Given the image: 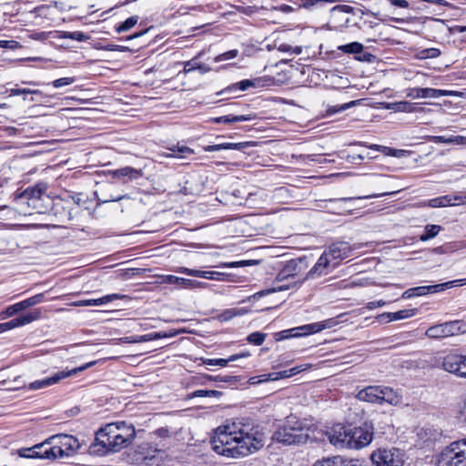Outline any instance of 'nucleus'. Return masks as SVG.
Segmentation results:
<instances>
[{"label": "nucleus", "mask_w": 466, "mask_h": 466, "mask_svg": "<svg viewBox=\"0 0 466 466\" xmlns=\"http://www.w3.org/2000/svg\"><path fill=\"white\" fill-rule=\"evenodd\" d=\"M329 268H332V263L328 258L327 255L323 253L319 258L314 267L308 272L307 279H313L315 277L326 275L328 274Z\"/></svg>", "instance_id": "nucleus-20"}, {"label": "nucleus", "mask_w": 466, "mask_h": 466, "mask_svg": "<svg viewBox=\"0 0 466 466\" xmlns=\"http://www.w3.org/2000/svg\"><path fill=\"white\" fill-rule=\"evenodd\" d=\"M211 449L227 458H240L258 451L264 446L263 439H209Z\"/></svg>", "instance_id": "nucleus-1"}, {"label": "nucleus", "mask_w": 466, "mask_h": 466, "mask_svg": "<svg viewBox=\"0 0 466 466\" xmlns=\"http://www.w3.org/2000/svg\"><path fill=\"white\" fill-rule=\"evenodd\" d=\"M249 425H246L240 420H227L225 422L218 426L215 430L216 435H228V436H237L240 435V437H251L248 432Z\"/></svg>", "instance_id": "nucleus-10"}, {"label": "nucleus", "mask_w": 466, "mask_h": 466, "mask_svg": "<svg viewBox=\"0 0 466 466\" xmlns=\"http://www.w3.org/2000/svg\"><path fill=\"white\" fill-rule=\"evenodd\" d=\"M338 49L346 54H360L363 51V45L359 42H352L339 46Z\"/></svg>", "instance_id": "nucleus-37"}, {"label": "nucleus", "mask_w": 466, "mask_h": 466, "mask_svg": "<svg viewBox=\"0 0 466 466\" xmlns=\"http://www.w3.org/2000/svg\"><path fill=\"white\" fill-rule=\"evenodd\" d=\"M406 96L411 99L418 98H438L444 96H449L451 92L441 89H435L431 87H412L406 89Z\"/></svg>", "instance_id": "nucleus-13"}, {"label": "nucleus", "mask_w": 466, "mask_h": 466, "mask_svg": "<svg viewBox=\"0 0 466 466\" xmlns=\"http://www.w3.org/2000/svg\"><path fill=\"white\" fill-rule=\"evenodd\" d=\"M255 83L249 79H245L240 82H238L236 84H233L228 87V90H241L245 91L248 89L249 87L255 86Z\"/></svg>", "instance_id": "nucleus-46"}, {"label": "nucleus", "mask_w": 466, "mask_h": 466, "mask_svg": "<svg viewBox=\"0 0 466 466\" xmlns=\"http://www.w3.org/2000/svg\"><path fill=\"white\" fill-rule=\"evenodd\" d=\"M457 418L460 422L463 423L466 426V397L462 405L460 407Z\"/></svg>", "instance_id": "nucleus-59"}, {"label": "nucleus", "mask_w": 466, "mask_h": 466, "mask_svg": "<svg viewBox=\"0 0 466 466\" xmlns=\"http://www.w3.org/2000/svg\"><path fill=\"white\" fill-rule=\"evenodd\" d=\"M45 295L44 293L36 294L31 298H28L25 300H22V304L24 305L25 309L30 308L32 306L37 305L44 301Z\"/></svg>", "instance_id": "nucleus-45"}, {"label": "nucleus", "mask_w": 466, "mask_h": 466, "mask_svg": "<svg viewBox=\"0 0 466 466\" xmlns=\"http://www.w3.org/2000/svg\"><path fill=\"white\" fill-rule=\"evenodd\" d=\"M452 203L455 205H464L466 204V191L459 192L453 196H451Z\"/></svg>", "instance_id": "nucleus-56"}, {"label": "nucleus", "mask_w": 466, "mask_h": 466, "mask_svg": "<svg viewBox=\"0 0 466 466\" xmlns=\"http://www.w3.org/2000/svg\"><path fill=\"white\" fill-rule=\"evenodd\" d=\"M380 386H369L360 390L357 394V398L362 401L380 403Z\"/></svg>", "instance_id": "nucleus-22"}, {"label": "nucleus", "mask_w": 466, "mask_h": 466, "mask_svg": "<svg viewBox=\"0 0 466 466\" xmlns=\"http://www.w3.org/2000/svg\"><path fill=\"white\" fill-rule=\"evenodd\" d=\"M318 434L326 435V437H372L373 425L371 422L365 421L359 427L346 429L343 424L336 423L331 427L320 429Z\"/></svg>", "instance_id": "nucleus-3"}, {"label": "nucleus", "mask_w": 466, "mask_h": 466, "mask_svg": "<svg viewBox=\"0 0 466 466\" xmlns=\"http://www.w3.org/2000/svg\"><path fill=\"white\" fill-rule=\"evenodd\" d=\"M441 55V51L437 48H427L421 51L422 58H436Z\"/></svg>", "instance_id": "nucleus-54"}, {"label": "nucleus", "mask_w": 466, "mask_h": 466, "mask_svg": "<svg viewBox=\"0 0 466 466\" xmlns=\"http://www.w3.org/2000/svg\"><path fill=\"white\" fill-rule=\"evenodd\" d=\"M453 282H444L436 285L424 286L425 287V294L429 293H438L446 289H451Z\"/></svg>", "instance_id": "nucleus-42"}, {"label": "nucleus", "mask_w": 466, "mask_h": 466, "mask_svg": "<svg viewBox=\"0 0 466 466\" xmlns=\"http://www.w3.org/2000/svg\"><path fill=\"white\" fill-rule=\"evenodd\" d=\"M136 431L133 425H127L124 421L106 423L100 427L95 437H135Z\"/></svg>", "instance_id": "nucleus-9"}, {"label": "nucleus", "mask_w": 466, "mask_h": 466, "mask_svg": "<svg viewBox=\"0 0 466 466\" xmlns=\"http://www.w3.org/2000/svg\"><path fill=\"white\" fill-rule=\"evenodd\" d=\"M331 320H326L322 322H315L308 325H304L297 328L296 329L300 330L301 332L299 335H309L319 332L325 329L330 328Z\"/></svg>", "instance_id": "nucleus-24"}, {"label": "nucleus", "mask_w": 466, "mask_h": 466, "mask_svg": "<svg viewBox=\"0 0 466 466\" xmlns=\"http://www.w3.org/2000/svg\"><path fill=\"white\" fill-rule=\"evenodd\" d=\"M303 261L302 259H291L287 262L283 269L289 277L294 278L302 269Z\"/></svg>", "instance_id": "nucleus-31"}, {"label": "nucleus", "mask_w": 466, "mask_h": 466, "mask_svg": "<svg viewBox=\"0 0 466 466\" xmlns=\"http://www.w3.org/2000/svg\"><path fill=\"white\" fill-rule=\"evenodd\" d=\"M45 443L35 444L31 448H24L18 451V454L25 458H37V450H43Z\"/></svg>", "instance_id": "nucleus-36"}, {"label": "nucleus", "mask_w": 466, "mask_h": 466, "mask_svg": "<svg viewBox=\"0 0 466 466\" xmlns=\"http://www.w3.org/2000/svg\"><path fill=\"white\" fill-rule=\"evenodd\" d=\"M370 460L375 466H403L405 451L395 447L380 448L371 453Z\"/></svg>", "instance_id": "nucleus-5"}, {"label": "nucleus", "mask_w": 466, "mask_h": 466, "mask_svg": "<svg viewBox=\"0 0 466 466\" xmlns=\"http://www.w3.org/2000/svg\"><path fill=\"white\" fill-rule=\"evenodd\" d=\"M466 332V322L461 320L447 321L430 327L426 336L431 339H443Z\"/></svg>", "instance_id": "nucleus-6"}, {"label": "nucleus", "mask_w": 466, "mask_h": 466, "mask_svg": "<svg viewBox=\"0 0 466 466\" xmlns=\"http://www.w3.org/2000/svg\"><path fill=\"white\" fill-rule=\"evenodd\" d=\"M123 298H125L124 295L114 293V294L104 296L99 299H89V307L90 306H101L104 304H107L115 299H120Z\"/></svg>", "instance_id": "nucleus-33"}, {"label": "nucleus", "mask_w": 466, "mask_h": 466, "mask_svg": "<svg viewBox=\"0 0 466 466\" xmlns=\"http://www.w3.org/2000/svg\"><path fill=\"white\" fill-rule=\"evenodd\" d=\"M75 82L74 77H62L53 81L52 85L56 88H60L66 86H69Z\"/></svg>", "instance_id": "nucleus-52"}, {"label": "nucleus", "mask_w": 466, "mask_h": 466, "mask_svg": "<svg viewBox=\"0 0 466 466\" xmlns=\"http://www.w3.org/2000/svg\"><path fill=\"white\" fill-rule=\"evenodd\" d=\"M437 466H466V439L451 443L439 455Z\"/></svg>", "instance_id": "nucleus-2"}, {"label": "nucleus", "mask_w": 466, "mask_h": 466, "mask_svg": "<svg viewBox=\"0 0 466 466\" xmlns=\"http://www.w3.org/2000/svg\"><path fill=\"white\" fill-rule=\"evenodd\" d=\"M24 305L22 301L15 303L14 305L8 306L4 311L0 312V319H5L9 317L15 315L16 313L24 310Z\"/></svg>", "instance_id": "nucleus-35"}, {"label": "nucleus", "mask_w": 466, "mask_h": 466, "mask_svg": "<svg viewBox=\"0 0 466 466\" xmlns=\"http://www.w3.org/2000/svg\"><path fill=\"white\" fill-rule=\"evenodd\" d=\"M131 439H95V441L89 446V454L99 456L106 455L110 452H117L130 444Z\"/></svg>", "instance_id": "nucleus-7"}, {"label": "nucleus", "mask_w": 466, "mask_h": 466, "mask_svg": "<svg viewBox=\"0 0 466 466\" xmlns=\"http://www.w3.org/2000/svg\"><path fill=\"white\" fill-rule=\"evenodd\" d=\"M424 295H426L425 294V287L420 286V287H415V288H411V289L405 290L402 293L401 298L404 299H411L414 297H420V296H424Z\"/></svg>", "instance_id": "nucleus-40"}, {"label": "nucleus", "mask_w": 466, "mask_h": 466, "mask_svg": "<svg viewBox=\"0 0 466 466\" xmlns=\"http://www.w3.org/2000/svg\"><path fill=\"white\" fill-rule=\"evenodd\" d=\"M170 153L167 154V157H175V158H187L188 156L194 154V150L186 146L174 145L167 148Z\"/></svg>", "instance_id": "nucleus-27"}, {"label": "nucleus", "mask_w": 466, "mask_h": 466, "mask_svg": "<svg viewBox=\"0 0 466 466\" xmlns=\"http://www.w3.org/2000/svg\"><path fill=\"white\" fill-rule=\"evenodd\" d=\"M227 277L226 273L217 272V271H205L204 279H213V280H224Z\"/></svg>", "instance_id": "nucleus-53"}, {"label": "nucleus", "mask_w": 466, "mask_h": 466, "mask_svg": "<svg viewBox=\"0 0 466 466\" xmlns=\"http://www.w3.org/2000/svg\"><path fill=\"white\" fill-rule=\"evenodd\" d=\"M179 271L184 273V274H187L188 276H192V277H198V278H203L204 279V276H205V271L204 270L191 269V268H181Z\"/></svg>", "instance_id": "nucleus-55"}, {"label": "nucleus", "mask_w": 466, "mask_h": 466, "mask_svg": "<svg viewBox=\"0 0 466 466\" xmlns=\"http://www.w3.org/2000/svg\"><path fill=\"white\" fill-rule=\"evenodd\" d=\"M352 248L348 242H336L329 247L323 253L332 263V269L335 268L341 260L349 258Z\"/></svg>", "instance_id": "nucleus-11"}, {"label": "nucleus", "mask_w": 466, "mask_h": 466, "mask_svg": "<svg viewBox=\"0 0 466 466\" xmlns=\"http://www.w3.org/2000/svg\"><path fill=\"white\" fill-rule=\"evenodd\" d=\"M39 317H40V312H38V311L29 312L25 315H23L20 318L11 319L8 322L1 323L2 333L5 332L7 330L29 324V323L38 319Z\"/></svg>", "instance_id": "nucleus-17"}, {"label": "nucleus", "mask_w": 466, "mask_h": 466, "mask_svg": "<svg viewBox=\"0 0 466 466\" xmlns=\"http://www.w3.org/2000/svg\"><path fill=\"white\" fill-rule=\"evenodd\" d=\"M221 391L215 390H198L191 393L190 398L194 397H220Z\"/></svg>", "instance_id": "nucleus-44"}, {"label": "nucleus", "mask_w": 466, "mask_h": 466, "mask_svg": "<svg viewBox=\"0 0 466 466\" xmlns=\"http://www.w3.org/2000/svg\"><path fill=\"white\" fill-rule=\"evenodd\" d=\"M238 55V51L237 49L229 50L228 52H225L223 54H220L215 57V62H222L233 59L237 57Z\"/></svg>", "instance_id": "nucleus-50"}, {"label": "nucleus", "mask_w": 466, "mask_h": 466, "mask_svg": "<svg viewBox=\"0 0 466 466\" xmlns=\"http://www.w3.org/2000/svg\"><path fill=\"white\" fill-rule=\"evenodd\" d=\"M330 2V0H301L300 7H303L305 9H311L314 6L323 5Z\"/></svg>", "instance_id": "nucleus-48"}, {"label": "nucleus", "mask_w": 466, "mask_h": 466, "mask_svg": "<svg viewBox=\"0 0 466 466\" xmlns=\"http://www.w3.org/2000/svg\"><path fill=\"white\" fill-rule=\"evenodd\" d=\"M85 369H86V365L81 366L77 369H72L67 371H66V370L59 371L49 378H46L43 380H38L31 382L29 384V389L33 390H36L49 387L51 385L57 383L61 380H64L69 376L76 374L78 371L84 370Z\"/></svg>", "instance_id": "nucleus-12"}, {"label": "nucleus", "mask_w": 466, "mask_h": 466, "mask_svg": "<svg viewBox=\"0 0 466 466\" xmlns=\"http://www.w3.org/2000/svg\"><path fill=\"white\" fill-rule=\"evenodd\" d=\"M204 364L207 365H218L221 367L227 366V360L225 359H203L202 360Z\"/></svg>", "instance_id": "nucleus-58"}, {"label": "nucleus", "mask_w": 466, "mask_h": 466, "mask_svg": "<svg viewBox=\"0 0 466 466\" xmlns=\"http://www.w3.org/2000/svg\"><path fill=\"white\" fill-rule=\"evenodd\" d=\"M135 454L136 460L145 461L149 464L163 461L166 456V452L162 448H158L157 444L154 445L152 442L146 441L137 445Z\"/></svg>", "instance_id": "nucleus-8"}, {"label": "nucleus", "mask_w": 466, "mask_h": 466, "mask_svg": "<svg viewBox=\"0 0 466 466\" xmlns=\"http://www.w3.org/2000/svg\"><path fill=\"white\" fill-rule=\"evenodd\" d=\"M309 367H310V365H309V364L299 365V366L293 367L291 369H289V374L294 376V375L300 373L301 371L308 370Z\"/></svg>", "instance_id": "nucleus-62"}, {"label": "nucleus", "mask_w": 466, "mask_h": 466, "mask_svg": "<svg viewBox=\"0 0 466 466\" xmlns=\"http://www.w3.org/2000/svg\"><path fill=\"white\" fill-rule=\"evenodd\" d=\"M245 313L246 310L243 309H226L219 315V319L222 321H228L236 316L243 315Z\"/></svg>", "instance_id": "nucleus-41"}, {"label": "nucleus", "mask_w": 466, "mask_h": 466, "mask_svg": "<svg viewBox=\"0 0 466 466\" xmlns=\"http://www.w3.org/2000/svg\"><path fill=\"white\" fill-rule=\"evenodd\" d=\"M428 206L431 208H441V207L454 206V203H452L451 196L446 195V196H441L439 198L430 199L428 201Z\"/></svg>", "instance_id": "nucleus-32"}, {"label": "nucleus", "mask_w": 466, "mask_h": 466, "mask_svg": "<svg viewBox=\"0 0 466 466\" xmlns=\"http://www.w3.org/2000/svg\"><path fill=\"white\" fill-rule=\"evenodd\" d=\"M247 265V261H233V262H224L218 266V268H239Z\"/></svg>", "instance_id": "nucleus-60"}, {"label": "nucleus", "mask_w": 466, "mask_h": 466, "mask_svg": "<svg viewBox=\"0 0 466 466\" xmlns=\"http://www.w3.org/2000/svg\"><path fill=\"white\" fill-rule=\"evenodd\" d=\"M266 337H267V335L265 333L257 331V332L250 333L248 336L247 340L251 344H254L256 346H260L265 341Z\"/></svg>", "instance_id": "nucleus-43"}, {"label": "nucleus", "mask_w": 466, "mask_h": 466, "mask_svg": "<svg viewBox=\"0 0 466 466\" xmlns=\"http://www.w3.org/2000/svg\"><path fill=\"white\" fill-rule=\"evenodd\" d=\"M44 443L45 448L43 450H37V453H39L37 458L49 460L63 459L70 456L74 451V445L71 443L66 450L56 446L47 447V445H49L47 441H45Z\"/></svg>", "instance_id": "nucleus-14"}, {"label": "nucleus", "mask_w": 466, "mask_h": 466, "mask_svg": "<svg viewBox=\"0 0 466 466\" xmlns=\"http://www.w3.org/2000/svg\"><path fill=\"white\" fill-rule=\"evenodd\" d=\"M167 335L166 333L161 332H152L145 335H140L141 342L155 340L162 338H166Z\"/></svg>", "instance_id": "nucleus-51"}, {"label": "nucleus", "mask_w": 466, "mask_h": 466, "mask_svg": "<svg viewBox=\"0 0 466 466\" xmlns=\"http://www.w3.org/2000/svg\"><path fill=\"white\" fill-rule=\"evenodd\" d=\"M372 439H329V442L338 450H360L369 446Z\"/></svg>", "instance_id": "nucleus-15"}, {"label": "nucleus", "mask_w": 466, "mask_h": 466, "mask_svg": "<svg viewBox=\"0 0 466 466\" xmlns=\"http://www.w3.org/2000/svg\"><path fill=\"white\" fill-rule=\"evenodd\" d=\"M452 248L450 244L440 246L431 249L434 254H446L451 252Z\"/></svg>", "instance_id": "nucleus-61"}, {"label": "nucleus", "mask_w": 466, "mask_h": 466, "mask_svg": "<svg viewBox=\"0 0 466 466\" xmlns=\"http://www.w3.org/2000/svg\"><path fill=\"white\" fill-rule=\"evenodd\" d=\"M398 191L392 192H383L380 194H372L365 197H358V198H330L325 200V205L323 208H327L329 212L336 215H348L352 212L353 209L356 208L355 203L360 199H367L372 198H380L387 195H392L397 193Z\"/></svg>", "instance_id": "nucleus-4"}, {"label": "nucleus", "mask_w": 466, "mask_h": 466, "mask_svg": "<svg viewBox=\"0 0 466 466\" xmlns=\"http://www.w3.org/2000/svg\"><path fill=\"white\" fill-rule=\"evenodd\" d=\"M289 287H290V285L287 284V285H282V286H279V287H274L272 289H264V290H261L259 292H257L254 295V297L260 298V297L268 295L270 293H274V292H278V291H282V290H287V289H289Z\"/></svg>", "instance_id": "nucleus-49"}, {"label": "nucleus", "mask_w": 466, "mask_h": 466, "mask_svg": "<svg viewBox=\"0 0 466 466\" xmlns=\"http://www.w3.org/2000/svg\"><path fill=\"white\" fill-rule=\"evenodd\" d=\"M248 147V143H223L218 145H210L204 147L206 152L218 151L221 149L242 150Z\"/></svg>", "instance_id": "nucleus-28"}, {"label": "nucleus", "mask_w": 466, "mask_h": 466, "mask_svg": "<svg viewBox=\"0 0 466 466\" xmlns=\"http://www.w3.org/2000/svg\"><path fill=\"white\" fill-rule=\"evenodd\" d=\"M47 189V184L46 182H39L35 186L27 187L19 196L18 199H26L27 201L39 200Z\"/></svg>", "instance_id": "nucleus-18"}, {"label": "nucleus", "mask_w": 466, "mask_h": 466, "mask_svg": "<svg viewBox=\"0 0 466 466\" xmlns=\"http://www.w3.org/2000/svg\"><path fill=\"white\" fill-rule=\"evenodd\" d=\"M164 282L172 284V285H177L182 288L186 289H200V288H206L208 286L205 282H200L198 280L193 279H187L184 278H179L173 275H167L164 278Z\"/></svg>", "instance_id": "nucleus-19"}, {"label": "nucleus", "mask_w": 466, "mask_h": 466, "mask_svg": "<svg viewBox=\"0 0 466 466\" xmlns=\"http://www.w3.org/2000/svg\"><path fill=\"white\" fill-rule=\"evenodd\" d=\"M198 62L195 61V59L187 61L185 63L184 71L186 73H189L195 69H198Z\"/></svg>", "instance_id": "nucleus-63"}, {"label": "nucleus", "mask_w": 466, "mask_h": 466, "mask_svg": "<svg viewBox=\"0 0 466 466\" xmlns=\"http://www.w3.org/2000/svg\"><path fill=\"white\" fill-rule=\"evenodd\" d=\"M312 466H360L357 461H342L338 457L333 458H325L322 460H318L314 462Z\"/></svg>", "instance_id": "nucleus-26"}, {"label": "nucleus", "mask_w": 466, "mask_h": 466, "mask_svg": "<svg viewBox=\"0 0 466 466\" xmlns=\"http://www.w3.org/2000/svg\"><path fill=\"white\" fill-rule=\"evenodd\" d=\"M111 174L114 178H117L124 183L137 179L143 175L140 169H136L131 167H125L119 169H116L112 171Z\"/></svg>", "instance_id": "nucleus-21"}, {"label": "nucleus", "mask_w": 466, "mask_h": 466, "mask_svg": "<svg viewBox=\"0 0 466 466\" xmlns=\"http://www.w3.org/2000/svg\"><path fill=\"white\" fill-rule=\"evenodd\" d=\"M386 108L394 110L396 112L411 113L417 111L416 105L408 101H400L396 103H389Z\"/></svg>", "instance_id": "nucleus-29"}, {"label": "nucleus", "mask_w": 466, "mask_h": 466, "mask_svg": "<svg viewBox=\"0 0 466 466\" xmlns=\"http://www.w3.org/2000/svg\"><path fill=\"white\" fill-rule=\"evenodd\" d=\"M380 403L388 402L390 404L396 405L399 403V396L394 390L389 387H380Z\"/></svg>", "instance_id": "nucleus-30"}, {"label": "nucleus", "mask_w": 466, "mask_h": 466, "mask_svg": "<svg viewBox=\"0 0 466 466\" xmlns=\"http://www.w3.org/2000/svg\"><path fill=\"white\" fill-rule=\"evenodd\" d=\"M358 101L357 100H354V101H350L349 103H345L343 105H340V106H331L329 107L328 110H327V113L329 115H333V114H336L338 112H340V111H343V110H346L351 106H354L355 105H357Z\"/></svg>", "instance_id": "nucleus-47"}, {"label": "nucleus", "mask_w": 466, "mask_h": 466, "mask_svg": "<svg viewBox=\"0 0 466 466\" xmlns=\"http://www.w3.org/2000/svg\"><path fill=\"white\" fill-rule=\"evenodd\" d=\"M354 144L355 145L363 146V147H369L370 149L381 152V153H383L385 155L396 156V154H395L396 150L395 149H392V148L385 147V146H380V145H377V144L367 145V143H365V142H355Z\"/></svg>", "instance_id": "nucleus-38"}, {"label": "nucleus", "mask_w": 466, "mask_h": 466, "mask_svg": "<svg viewBox=\"0 0 466 466\" xmlns=\"http://www.w3.org/2000/svg\"><path fill=\"white\" fill-rule=\"evenodd\" d=\"M417 312L416 309H401L396 312H387L380 314L378 318L386 319L387 322L400 320L413 317Z\"/></svg>", "instance_id": "nucleus-23"}, {"label": "nucleus", "mask_w": 466, "mask_h": 466, "mask_svg": "<svg viewBox=\"0 0 466 466\" xmlns=\"http://www.w3.org/2000/svg\"><path fill=\"white\" fill-rule=\"evenodd\" d=\"M138 22V16L134 15L127 18L126 21L120 23L116 26V31L120 34L122 32H127L133 28Z\"/></svg>", "instance_id": "nucleus-39"}, {"label": "nucleus", "mask_w": 466, "mask_h": 466, "mask_svg": "<svg viewBox=\"0 0 466 466\" xmlns=\"http://www.w3.org/2000/svg\"><path fill=\"white\" fill-rule=\"evenodd\" d=\"M38 90H30L26 88H12L9 90L10 96H20V95H27V94H36Z\"/></svg>", "instance_id": "nucleus-57"}, {"label": "nucleus", "mask_w": 466, "mask_h": 466, "mask_svg": "<svg viewBox=\"0 0 466 466\" xmlns=\"http://www.w3.org/2000/svg\"><path fill=\"white\" fill-rule=\"evenodd\" d=\"M256 115L255 114H249V115H239V116H223L215 117L212 119L214 123L218 124H231L236 122H242V121H249L255 119Z\"/></svg>", "instance_id": "nucleus-25"}, {"label": "nucleus", "mask_w": 466, "mask_h": 466, "mask_svg": "<svg viewBox=\"0 0 466 466\" xmlns=\"http://www.w3.org/2000/svg\"><path fill=\"white\" fill-rule=\"evenodd\" d=\"M441 230V227L439 225H427L424 229V233L420 236V241H427L431 238H435L440 231Z\"/></svg>", "instance_id": "nucleus-34"}, {"label": "nucleus", "mask_w": 466, "mask_h": 466, "mask_svg": "<svg viewBox=\"0 0 466 466\" xmlns=\"http://www.w3.org/2000/svg\"><path fill=\"white\" fill-rule=\"evenodd\" d=\"M387 302L382 300V299H380V300H377V301H370L368 304H367V309H374L376 308H379V307H382L384 305H386Z\"/></svg>", "instance_id": "nucleus-64"}, {"label": "nucleus", "mask_w": 466, "mask_h": 466, "mask_svg": "<svg viewBox=\"0 0 466 466\" xmlns=\"http://www.w3.org/2000/svg\"><path fill=\"white\" fill-rule=\"evenodd\" d=\"M463 356L457 354L447 355L442 361L443 369L451 373L460 377L466 378V373L462 371Z\"/></svg>", "instance_id": "nucleus-16"}]
</instances>
